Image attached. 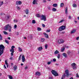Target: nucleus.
Wrapping results in <instances>:
<instances>
[{"label": "nucleus", "instance_id": "nucleus-45", "mask_svg": "<svg viewBox=\"0 0 79 79\" xmlns=\"http://www.w3.org/2000/svg\"><path fill=\"white\" fill-rule=\"evenodd\" d=\"M67 53L68 55H70L71 54V52H70V51H68Z\"/></svg>", "mask_w": 79, "mask_h": 79}, {"label": "nucleus", "instance_id": "nucleus-37", "mask_svg": "<svg viewBox=\"0 0 79 79\" xmlns=\"http://www.w3.org/2000/svg\"><path fill=\"white\" fill-rule=\"evenodd\" d=\"M37 30L39 31H41L42 30V29L40 27H38L37 28Z\"/></svg>", "mask_w": 79, "mask_h": 79}, {"label": "nucleus", "instance_id": "nucleus-25", "mask_svg": "<svg viewBox=\"0 0 79 79\" xmlns=\"http://www.w3.org/2000/svg\"><path fill=\"white\" fill-rule=\"evenodd\" d=\"M21 56H22L21 55H20L19 56L18 59L19 61H20V60H21Z\"/></svg>", "mask_w": 79, "mask_h": 79}, {"label": "nucleus", "instance_id": "nucleus-2", "mask_svg": "<svg viewBox=\"0 0 79 79\" xmlns=\"http://www.w3.org/2000/svg\"><path fill=\"white\" fill-rule=\"evenodd\" d=\"M8 28L10 29L9 30V32H11V27L9 24L6 25V26L4 27L5 31H7V30L8 29Z\"/></svg>", "mask_w": 79, "mask_h": 79}, {"label": "nucleus", "instance_id": "nucleus-36", "mask_svg": "<svg viewBox=\"0 0 79 79\" xmlns=\"http://www.w3.org/2000/svg\"><path fill=\"white\" fill-rule=\"evenodd\" d=\"M60 54H58L57 55V58L58 59H60Z\"/></svg>", "mask_w": 79, "mask_h": 79}, {"label": "nucleus", "instance_id": "nucleus-40", "mask_svg": "<svg viewBox=\"0 0 79 79\" xmlns=\"http://www.w3.org/2000/svg\"><path fill=\"white\" fill-rule=\"evenodd\" d=\"M35 21L34 20H33L32 21V23H33V24H35Z\"/></svg>", "mask_w": 79, "mask_h": 79}, {"label": "nucleus", "instance_id": "nucleus-1", "mask_svg": "<svg viewBox=\"0 0 79 79\" xmlns=\"http://www.w3.org/2000/svg\"><path fill=\"white\" fill-rule=\"evenodd\" d=\"M5 46L2 44L0 45V56L3 53V51L5 50Z\"/></svg>", "mask_w": 79, "mask_h": 79}, {"label": "nucleus", "instance_id": "nucleus-63", "mask_svg": "<svg viewBox=\"0 0 79 79\" xmlns=\"http://www.w3.org/2000/svg\"><path fill=\"white\" fill-rule=\"evenodd\" d=\"M7 39H8L9 40H11V38H10V37H8V38H7Z\"/></svg>", "mask_w": 79, "mask_h": 79}, {"label": "nucleus", "instance_id": "nucleus-33", "mask_svg": "<svg viewBox=\"0 0 79 79\" xmlns=\"http://www.w3.org/2000/svg\"><path fill=\"white\" fill-rule=\"evenodd\" d=\"M3 32L4 34H5V35H7V34H8V33L6 31H4Z\"/></svg>", "mask_w": 79, "mask_h": 79}, {"label": "nucleus", "instance_id": "nucleus-11", "mask_svg": "<svg viewBox=\"0 0 79 79\" xmlns=\"http://www.w3.org/2000/svg\"><path fill=\"white\" fill-rule=\"evenodd\" d=\"M42 49H43V48L42 47H39L38 48V50L39 51H41Z\"/></svg>", "mask_w": 79, "mask_h": 79}, {"label": "nucleus", "instance_id": "nucleus-44", "mask_svg": "<svg viewBox=\"0 0 79 79\" xmlns=\"http://www.w3.org/2000/svg\"><path fill=\"white\" fill-rule=\"evenodd\" d=\"M3 39V37L2 36V35L0 36V40H2Z\"/></svg>", "mask_w": 79, "mask_h": 79}, {"label": "nucleus", "instance_id": "nucleus-27", "mask_svg": "<svg viewBox=\"0 0 79 79\" xmlns=\"http://www.w3.org/2000/svg\"><path fill=\"white\" fill-rule=\"evenodd\" d=\"M0 6H2V5H3V1H1L0 2Z\"/></svg>", "mask_w": 79, "mask_h": 79}, {"label": "nucleus", "instance_id": "nucleus-16", "mask_svg": "<svg viewBox=\"0 0 79 79\" xmlns=\"http://www.w3.org/2000/svg\"><path fill=\"white\" fill-rule=\"evenodd\" d=\"M65 14L67 15L68 14V7H66L65 8Z\"/></svg>", "mask_w": 79, "mask_h": 79}, {"label": "nucleus", "instance_id": "nucleus-3", "mask_svg": "<svg viewBox=\"0 0 79 79\" xmlns=\"http://www.w3.org/2000/svg\"><path fill=\"white\" fill-rule=\"evenodd\" d=\"M51 73L55 77L56 76H58L59 75L58 73H57L56 71L55 70H52L51 71Z\"/></svg>", "mask_w": 79, "mask_h": 79}, {"label": "nucleus", "instance_id": "nucleus-8", "mask_svg": "<svg viewBox=\"0 0 79 79\" xmlns=\"http://www.w3.org/2000/svg\"><path fill=\"white\" fill-rule=\"evenodd\" d=\"M16 4L17 5H21V4H22V2H21V1H16Z\"/></svg>", "mask_w": 79, "mask_h": 79}, {"label": "nucleus", "instance_id": "nucleus-22", "mask_svg": "<svg viewBox=\"0 0 79 79\" xmlns=\"http://www.w3.org/2000/svg\"><path fill=\"white\" fill-rule=\"evenodd\" d=\"M57 5H57V4L55 3L53 5V6L54 7H56V6H57Z\"/></svg>", "mask_w": 79, "mask_h": 79}, {"label": "nucleus", "instance_id": "nucleus-9", "mask_svg": "<svg viewBox=\"0 0 79 79\" xmlns=\"http://www.w3.org/2000/svg\"><path fill=\"white\" fill-rule=\"evenodd\" d=\"M22 62H23V63H24L25 60H26V59H25V57L24 55L22 56Z\"/></svg>", "mask_w": 79, "mask_h": 79}, {"label": "nucleus", "instance_id": "nucleus-64", "mask_svg": "<svg viewBox=\"0 0 79 79\" xmlns=\"http://www.w3.org/2000/svg\"><path fill=\"white\" fill-rule=\"evenodd\" d=\"M10 60H12L13 59V57H11L10 58Z\"/></svg>", "mask_w": 79, "mask_h": 79}, {"label": "nucleus", "instance_id": "nucleus-20", "mask_svg": "<svg viewBox=\"0 0 79 79\" xmlns=\"http://www.w3.org/2000/svg\"><path fill=\"white\" fill-rule=\"evenodd\" d=\"M44 36L46 38H48V34H47L46 33H44Z\"/></svg>", "mask_w": 79, "mask_h": 79}, {"label": "nucleus", "instance_id": "nucleus-56", "mask_svg": "<svg viewBox=\"0 0 79 79\" xmlns=\"http://www.w3.org/2000/svg\"><path fill=\"white\" fill-rule=\"evenodd\" d=\"M48 10H50V6H48Z\"/></svg>", "mask_w": 79, "mask_h": 79}, {"label": "nucleus", "instance_id": "nucleus-58", "mask_svg": "<svg viewBox=\"0 0 79 79\" xmlns=\"http://www.w3.org/2000/svg\"><path fill=\"white\" fill-rule=\"evenodd\" d=\"M47 32H50V30H48L47 31Z\"/></svg>", "mask_w": 79, "mask_h": 79}, {"label": "nucleus", "instance_id": "nucleus-4", "mask_svg": "<svg viewBox=\"0 0 79 79\" xmlns=\"http://www.w3.org/2000/svg\"><path fill=\"white\" fill-rule=\"evenodd\" d=\"M65 29H66V26H62L59 28V31H61L64 30Z\"/></svg>", "mask_w": 79, "mask_h": 79}, {"label": "nucleus", "instance_id": "nucleus-52", "mask_svg": "<svg viewBox=\"0 0 79 79\" xmlns=\"http://www.w3.org/2000/svg\"><path fill=\"white\" fill-rule=\"evenodd\" d=\"M28 69V67L27 66H26V67H25V69Z\"/></svg>", "mask_w": 79, "mask_h": 79}, {"label": "nucleus", "instance_id": "nucleus-46", "mask_svg": "<svg viewBox=\"0 0 79 79\" xmlns=\"http://www.w3.org/2000/svg\"><path fill=\"white\" fill-rule=\"evenodd\" d=\"M14 23H17L18 22V20H14Z\"/></svg>", "mask_w": 79, "mask_h": 79}, {"label": "nucleus", "instance_id": "nucleus-21", "mask_svg": "<svg viewBox=\"0 0 79 79\" xmlns=\"http://www.w3.org/2000/svg\"><path fill=\"white\" fill-rule=\"evenodd\" d=\"M25 13L26 14H29V10L28 9H26L25 11Z\"/></svg>", "mask_w": 79, "mask_h": 79}, {"label": "nucleus", "instance_id": "nucleus-42", "mask_svg": "<svg viewBox=\"0 0 79 79\" xmlns=\"http://www.w3.org/2000/svg\"><path fill=\"white\" fill-rule=\"evenodd\" d=\"M73 7H76L77 5L76 4H74L73 5Z\"/></svg>", "mask_w": 79, "mask_h": 79}, {"label": "nucleus", "instance_id": "nucleus-43", "mask_svg": "<svg viewBox=\"0 0 79 79\" xmlns=\"http://www.w3.org/2000/svg\"><path fill=\"white\" fill-rule=\"evenodd\" d=\"M16 8H17V9L18 10H20V8L19 7V6H16Z\"/></svg>", "mask_w": 79, "mask_h": 79}, {"label": "nucleus", "instance_id": "nucleus-50", "mask_svg": "<svg viewBox=\"0 0 79 79\" xmlns=\"http://www.w3.org/2000/svg\"><path fill=\"white\" fill-rule=\"evenodd\" d=\"M77 69V68L76 66H74L73 67V69Z\"/></svg>", "mask_w": 79, "mask_h": 79}, {"label": "nucleus", "instance_id": "nucleus-49", "mask_svg": "<svg viewBox=\"0 0 79 79\" xmlns=\"http://www.w3.org/2000/svg\"><path fill=\"white\" fill-rule=\"evenodd\" d=\"M53 61H54V62H55V61H56V59L55 58L53 59Z\"/></svg>", "mask_w": 79, "mask_h": 79}, {"label": "nucleus", "instance_id": "nucleus-5", "mask_svg": "<svg viewBox=\"0 0 79 79\" xmlns=\"http://www.w3.org/2000/svg\"><path fill=\"white\" fill-rule=\"evenodd\" d=\"M64 42H65V41L62 39H60L58 40V42L59 44H63Z\"/></svg>", "mask_w": 79, "mask_h": 79}, {"label": "nucleus", "instance_id": "nucleus-17", "mask_svg": "<svg viewBox=\"0 0 79 79\" xmlns=\"http://www.w3.org/2000/svg\"><path fill=\"white\" fill-rule=\"evenodd\" d=\"M5 63L7 66V67L8 68V62H7V60H6L5 61Z\"/></svg>", "mask_w": 79, "mask_h": 79}, {"label": "nucleus", "instance_id": "nucleus-24", "mask_svg": "<svg viewBox=\"0 0 79 79\" xmlns=\"http://www.w3.org/2000/svg\"><path fill=\"white\" fill-rule=\"evenodd\" d=\"M41 42H44V41H45V39L44 38H42L41 39Z\"/></svg>", "mask_w": 79, "mask_h": 79}, {"label": "nucleus", "instance_id": "nucleus-13", "mask_svg": "<svg viewBox=\"0 0 79 79\" xmlns=\"http://www.w3.org/2000/svg\"><path fill=\"white\" fill-rule=\"evenodd\" d=\"M62 55H63V56H64L65 58H67L68 57L67 56V54L65 53H63L62 54Z\"/></svg>", "mask_w": 79, "mask_h": 79}, {"label": "nucleus", "instance_id": "nucleus-34", "mask_svg": "<svg viewBox=\"0 0 79 79\" xmlns=\"http://www.w3.org/2000/svg\"><path fill=\"white\" fill-rule=\"evenodd\" d=\"M63 6H64V4L63 3H61L60 6V7H63Z\"/></svg>", "mask_w": 79, "mask_h": 79}, {"label": "nucleus", "instance_id": "nucleus-54", "mask_svg": "<svg viewBox=\"0 0 79 79\" xmlns=\"http://www.w3.org/2000/svg\"><path fill=\"white\" fill-rule=\"evenodd\" d=\"M17 27V25H14V28H16Z\"/></svg>", "mask_w": 79, "mask_h": 79}, {"label": "nucleus", "instance_id": "nucleus-38", "mask_svg": "<svg viewBox=\"0 0 79 79\" xmlns=\"http://www.w3.org/2000/svg\"><path fill=\"white\" fill-rule=\"evenodd\" d=\"M64 21V19H62L59 22V23H62V22H63Z\"/></svg>", "mask_w": 79, "mask_h": 79}, {"label": "nucleus", "instance_id": "nucleus-23", "mask_svg": "<svg viewBox=\"0 0 79 79\" xmlns=\"http://www.w3.org/2000/svg\"><path fill=\"white\" fill-rule=\"evenodd\" d=\"M18 49H19V52H22V51L23 50L21 48H20L19 47L18 48Z\"/></svg>", "mask_w": 79, "mask_h": 79}, {"label": "nucleus", "instance_id": "nucleus-57", "mask_svg": "<svg viewBox=\"0 0 79 79\" xmlns=\"http://www.w3.org/2000/svg\"><path fill=\"white\" fill-rule=\"evenodd\" d=\"M76 39L77 40H78L79 39V36L77 37Z\"/></svg>", "mask_w": 79, "mask_h": 79}, {"label": "nucleus", "instance_id": "nucleus-30", "mask_svg": "<svg viewBox=\"0 0 79 79\" xmlns=\"http://www.w3.org/2000/svg\"><path fill=\"white\" fill-rule=\"evenodd\" d=\"M52 11H56V9L55 8H53L52 9Z\"/></svg>", "mask_w": 79, "mask_h": 79}, {"label": "nucleus", "instance_id": "nucleus-19", "mask_svg": "<svg viewBox=\"0 0 79 79\" xmlns=\"http://www.w3.org/2000/svg\"><path fill=\"white\" fill-rule=\"evenodd\" d=\"M58 53H59V51H58V50H56L54 52V54H58Z\"/></svg>", "mask_w": 79, "mask_h": 79}, {"label": "nucleus", "instance_id": "nucleus-31", "mask_svg": "<svg viewBox=\"0 0 79 79\" xmlns=\"http://www.w3.org/2000/svg\"><path fill=\"white\" fill-rule=\"evenodd\" d=\"M44 47H45V49H47V48L48 47V45L47 44H45Z\"/></svg>", "mask_w": 79, "mask_h": 79}, {"label": "nucleus", "instance_id": "nucleus-48", "mask_svg": "<svg viewBox=\"0 0 79 79\" xmlns=\"http://www.w3.org/2000/svg\"><path fill=\"white\" fill-rule=\"evenodd\" d=\"M14 48H15V46H12L11 47V48L12 49H14Z\"/></svg>", "mask_w": 79, "mask_h": 79}, {"label": "nucleus", "instance_id": "nucleus-7", "mask_svg": "<svg viewBox=\"0 0 79 79\" xmlns=\"http://www.w3.org/2000/svg\"><path fill=\"white\" fill-rule=\"evenodd\" d=\"M65 74H66V77H69V76L70 75L69 73V70L68 69H66L65 70Z\"/></svg>", "mask_w": 79, "mask_h": 79}, {"label": "nucleus", "instance_id": "nucleus-62", "mask_svg": "<svg viewBox=\"0 0 79 79\" xmlns=\"http://www.w3.org/2000/svg\"><path fill=\"white\" fill-rule=\"evenodd\" d=\"M6 17L7 18V19H8L10 18V16H7Z\"/></svg>", "mask_w": 79, "mask_h": 79}, {"label": "nucleus", "instance_id": "nucleus-35", "mask_svg": "<svg viewBox=\"0 0 79 79\" xmlns=\"http://www.w3.org/2000/svg\"><path fill=\"white\" fill-rule=\"evenodd\" d=\"M35 2H36V1L35 0H33V5H35Z\"/></svg>", "mask_w": 79, "mask_h": 79}, {"label": "nucleus", "instance_id": "nucleus-14", "mask_svg": "<svg viewBox=\"0 0 79 79\" xmlns=\"http://www.w3.org/2000/svg\"><path fill=\"white\" fill-rule=\"evenodd\" d=\"M17 68H18V67L16 65H15L13 67V69L14 70H15V71H16V69H17Z\"/></svg>", "mask_w": 79, "mask_h": 79}, {"label": "nucleus", "instance_id": "nucleus-47", "mask_svg": "<svg viewBox=\"0 0 79 79\" xmlns=\"http://www.w3.org/2000/svg\"><path fill=\"white\" fill-rule=\"evenodd\" d=\"M42 26L43 27H45V25H44V24H42Z\"/></svg>", "mask_w": 79, "mask_h": 79}, {"label": "nucleus", "instance_id": "nucleus-10", "mask_svg": "<svg viewBox=\"0 0 79 79\" xmlns=\"http://www.w3.org/2000/svg\"><path fill=\"white\" fill-rule=\"evenodd\" d=\"M35 75H36V76H40L41 75V73H40V72H36L35 73Z\"/></svg>", "mask_w": 79, "mask_h": 79}, {"label": "nucleus", "instance_id": "nucleus-15", "mask_svg": "<svg viewBox=\"0 0 79 79\" xmlns=\"http://www.w3.org/2000/svg\"><path fill=\"white\" fill-rule=\"evenodd\" d=\"M66 74H64L63 75H62L61 79H64L65 78V77H66Z\"/></svg>", "mask_w": 79, "mask_h": 79}, {"label": "nucleus", "instance_id": "nucleus-39", "mask_svg": "<svg viewBox=\"0 0 79 79\" xmlns=\"http://www.w3.org/2000/svg\"><path fill=\"white\" fill-rule=\"evenodd\" d=\"M5 42H6V44H9V42H8V40H5Z\"/></svg>", "mask_w": 79, "mask_h": 79}, {"label": "nucleus", "instance_id": "nucleus-61", "mask_svg": "<svg viewBox=\"0 0 79 79\" xmlns=\"http://www.w3.org/2000/svg\"><path fill=\"white\" fill-rule=\"evenodd\" d=\"M46 2V1L45 0H44L43 1V3H45Z\"/></svg>", "mask_w": 79, "mask_h": 79}, {"label": "nucleus", "instance_id": "nucleus-6", "mask_svg": "<svg viewBox=\"0 0 79 79\" xmlns=\"http://www.w3.org/2000/svg\"><path fill=\"white\" fill-rule=\"evenodd\" d=\"M41 20H44V21H45L47 20L46 16L45 15H42L41 16Z\"/></svg>", "mask_w": 79, "mask_h": 79}, {"label": "nucleus", "instance_id": "nucleus-26", "mask_svg": "<svg viewBox=\"0 0 79 79\" xmlns=\"http://www.w3.org/2000/svg\"><path fill=\"white\" fill-rule=\"evenodd\" d=\"M71 65L72 66H73V67L74 66H76V63H73V64H71Z\"/></svg>", "mask_w": 79, "mask_h": 79}, {"label": "nucleus", "instance_id": "nucleus-28", "mask_svg": "<svg viewBox=\"0 0 79 79\" xmlns=\"http://www.w3.org/2000/svg\"><path fill=\"white\" fill-rule=\"evenodd\" d=\"M9 78L10 79H13V77L11 75H9Z\"/></svg>", "mask_w": 79, "mask_h": 79}, {"label": "nucleus", "instance_id": "nucleus-53", "mask_svg": "<svg viewBox=\"0 0 79 79\" xmlns=\"http://www.w3.org/2000/svg\"><path fill=\"white\" fill-rule=\"evenodd\" d=\"M76 77H79V75H78V73H77Z\"/></svg>", "mask_w": 79, "mask_h": 79}, {"label": "nucleus", "instance_id": "nucleus-18", "mask_svg": "<svg viewBox=\"0 0 79 79\" xmlns=\"http://www.w3.org/2000/svg\"><path fill=\"white\" fill-rule=\"evenodd\" d=\"M36 16L37 18H40L41 16L39 14H37L36 15Z\"/></svg>", "mask_w": 79, "mask_h": 79}, {"label": "nucleus", "instance_id": "nucleus-29", "mask_svg": "<svg viewBox=\"0 0 79 79\" xmlns=\"http://www.w3.org/2000/svg\"><path fill=\"white\" fill-rule=\"evenodd\" d=\"M10 51L11 52H15L14 49H11L10 50Z\"/></svg>", "mask_w": 79, "mask_h": 79}, {"label": "nucleus", "instance_id": "nucleus-60", "mask_svg": "<svg viewBox=\"0 0 79 79\" xmlns=\"http://www.w3.org/2000/svg\"><path fill=\"white\" fill-rule=\"evenodd\" d=\"M69 19H71V16H69Z\"/></svg>", "mask_w": 79, "mask_h": 79}, {"label": "nucleus", "instance_id": "nucleus-55", "mask_svg": "<svg viewBox=\"0 0 79 79\" xmlns=\"http://www.w3.org/2000/svg\"><path fill=\"white\" fill-rule=\"evenodd\" d=\"M13 53H14V52H12L11 53H10V55H12V56H13Z\"/></svg>", "mask_w": 79, "mask_h": 79}, {"label": "nucleus", "instance_id": "nucleus-32", "mask_svg": "<svg viewBox=\"0 0 79 79\" xmlns=\"http://www.w3.org/2000/svg\"><path fill=\"white\" fill-rule=\"evenodd\" d=\"M65 49V48H62V49H61V52H64V49Z\"/></svg>", "mask_w": 79, "mask_h": 79}, {"label": "nucleus", "instance_id": "nucleus-59", "mask_svg": "<svg viewBox=\"0 0 79 79\" xmlns=\"http://www.w3.org/2000/svg\"><path fill=\"white\" fill-rule=\"evenodd\" d=\"M4 67L5 69H6V66H5V65H4Z\"/></svg>", "mask_w": 79, "mask_h": 79}, {"label": "nucleus", "instance_id": "nucleus-12", "mask_svg": "<svg viewBox=\"0 0 79 79\" xmlns=\"http://www.w3.org/2000/svg\"><path fill=\"white\" fill-rule=\"evenodd\" d=\"M76 30L75 29H74L72 31H71L70 33L73 34V33H74L75 32H76Z\"/></svg>", "mask_w": 79, "mask_h": 79}, {"label": "nucleus", "instance_id": "nucleus-51", "mask_svg": "<svg viewBox=\"0 0 79 79\" xmlns=\"http://www.w3.org/2000/svg\"><path fill=\"white\" fill-rule=\"evenodd\" d=\"M30 38L31 39H32V35H30Z\"/></svg>", "mask_w": 79, "mask_h": 79}, {"label": "nucleus", "instance_id": "nucleus-41", "mask_svg": "<svg viewBox=\"0 0 79 79\" xmlns=\"http://www.w3.org/2000/svg\"><path fill=\"white\" fill-rule=\"evenodd\" d=\"M51 64V61L48 62L47 63V64H48V65H49V64Z\"/></svg>", "mask_w": 79, "mask_h": 79}]
</instances>
